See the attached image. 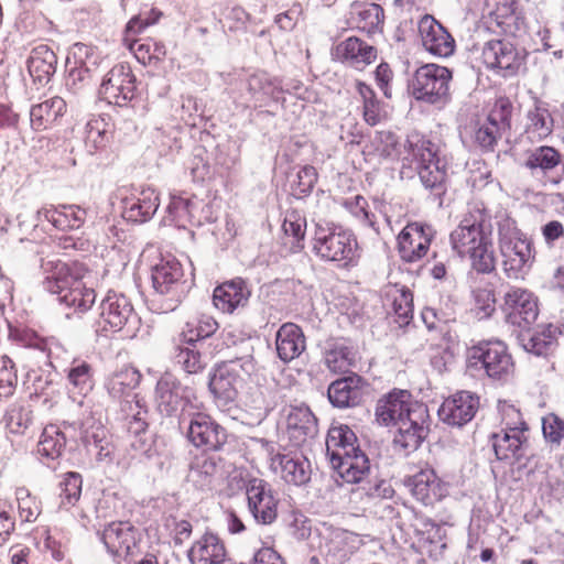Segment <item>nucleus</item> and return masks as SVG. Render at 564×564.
<instances>
[{"mask_svg":"<svg viewBox=\"0 0 564 564\" xmlns=\"http://www.w3.org/2000/svg\"><path fill=\"white\" fill-rule=\"evenodd\" d=\"M452 249L459 257H468L479 273H490L496 268L492 242L491 214L482 202L468 205L459 225L451 232Z\"/></svg>","mask_w":564,"mask_h":564,"instance_id":"f257e3e1","label":"nucleus"},{"mask_svg":"<svg viewBox=\"0 0 564 564\" xmlns=\"http://www.w3.org/2000/svg\"><path fill=\"white\" fill-rule=\"evenodd\" d=\"M427 409L424 404L411 401L405 390L390 392L378 400L376 419L383 425H397L394 445L405 454L416 449L427 434Z\"/></svg>","mask_w":564,"mask_h":564,"instance_id":"f03ea898","label":"nucleus"},{"mask_svg":"<svg viewBox=\"0 0 564 564\" xmlns=\"http://www.w3.org/2000/svg\"><path fill=\"white\" fill-rule=\"evenodd\" d=\"M141 379L140 372L130 366H126L113 372L106 382L109 394L121 401V411L126 415L128 431L135 436V441L131 445L142 452H147V415L144 400L140 398L133 390L139 386Z\"/></svg>","mask_w":564,"mask_h":564,"instance_id":"7ed1b4c3","label":"nucleus"},{"mask_svg":"<svg viewBox=\"0 0 564 564\" xmlns=\"http://www.w3.org/2000/svg\"><path fill=\"white\" fill-rule=\"evenodd\" d=\"M498 237L505 274L513 280L523 279L533 261L531 241L510 218L499 221Z\"/></svg>","mask_w":564,"mask_h":564,"instance_id":"20e7f679","label":"nucleus"},{"mask_svg":"<svg viewBox=\"0 0 564 564\" xmlns=\"http://www.w3.org/2000/svg\"><path fill=\"white\" fill-rule=\"evenodd\" d=\"M405 147L412 161L416 162L424 187L441 196L445 192L447 173L445 162L438 156L437 147L416 133L409 135Z\"/></svg>","mask_w":564,"mask_h":564,"instance_id":"39448f33","label":"nucleus"},{"mask_svg":"<svg viewBox=\"0 0 564 564\" xmlns=\"http://www.w3.org/2000/svg\"><path fill=\"white\" fill-rule=\"evenodd\" d=\"M313 250L328 261H351L357 251V240L349 230L333 224H316Z\"/></svg>","mask_w":564,"mask_h":564,"instance_id":"423d86ee","label":"nucleus"},{"mask_svg":"<svg viewBox=\"0 0 564 564\" xmlns=\"http://www.w3.org/2000/svg\"><path fill=\"white\" fill-rule=\"evenodd\" d=\"M452 73L448 68L436 64H425L419 67L411 83L412 95L415 99L443 106L449 99V82Z\"/></svg>","mask_w":564,"mask_h":564,"instance_id":"0eeeda50","label":"nucleus"},{"mask_svg":"<svg viewBox=\"0 0 564 564\" xmlns=\"http://www.w3.org/2000/svg\"><path fill=\"white\" fill-rule=\"evenodd\" d=\"M467 366L474 370L485 371L492 379H503L513 371L512 357L500 340L481 341L469 348Z\"/></svg>","mask_w":564,"mask_h":564,"instance_id":"6e6552de","label":"nucleus"},{"mask_svg":"<svg viewBox=\"0 0 564 564\" xmlns=\"http://www.w3.org/2000/svg\"><path fill=\"white\" fill-rule=\"evenodd\" d=\"M259 443L268 457L271 471L282 480L294 486H303L310 481L312 468L306 457L275 452L274 445L265 440H260Z\"/></svg>","mask_w":564,"mask_h":564,"instance_id":"1a4fd4ad","label":"nucleus"},{"mask_svg":"<svg viewBox=\"0 0 564 564\" xmlns=\"http://www.w3.org/2000/svg\"><path fill=\"white\" fill-rule=\"evenodd\" d=\"M98 535L117 564L132 561L131 556L140 550L141 534L130 522H110Z\"/></svg>","mask_w":564,"mask_h":564,"instance_id":"9d476101","label":"nucleus"},{"mask_svg":"<svg viewBox=\"0 0 564 564\" xmlns=\"http://www.w3.org/2000/svg\"><path fill=\"white\" fill-rule=\"evenodd\" d=\"M155 402L158 410L164 415H172L182 409L184 417L192 409H198L194 389L183 386L171 373H165L158 381Z\"/></svg>","mask_w":564,"mask_h":564,"instance_id":"9b49d317","label":"nucleus"},{"mask_svg":"<svg viewBox=\"0 0 564 564\" xmlns=\"http://www.w3.org/2000/svg\"><path fill=\"white\" fill-rule=\"evenodd\" d=\"M502 311L508 325L517 329H528L539 316L538 297L527 289L511 286L505 293Z\"/></svg>","mask_w":564,"mask_h":564,"instance_id":"f8f14e48","label":"nucleus"},{"mask_svg":"<svg viewBox=\"0 0 564 564\" xmlns=\"http://www.w3.org/2000/svg\"><path fill=\"white\" fill-rule=\"evenodd\" d=\"M200 405L198 403V409H192L183 419L188 421L187 438L196 447L219 449L226 442V431L210 415L199 411Z\"/></svg>","mask_w":564,"mask_h":564,"instance_id":"ddd939ff","label":"nucleus"},{"mask_svg":"<svg viewBox=\"0 0 564 564\" xmlns=\"http://www.w3.org/2000/svg\"><path fill=\"white\" fill-rule=\"evenodd\" d=\"M98 325L102 330L119 332L138 323L131 301L122 293L108 291L99 306Z\"/></svg>","mask_w":564,"mask_h":564,"instance_id":"4468645a","label":"nucleus"},{"mask_svg":"<svg viewBox=\"0 0 564 564\" xmlns=\"http://www.w3.org/2000/svg\"><path fill=\"white\" fill-rule=\"evenodd\" d=\"M135 77L130 66L115 65L104 77L99 95L110 105L124 106L134 96Z\"/></svg>","mask_w":564,"mask_h":564,"instance_id":"2eb2a0df","label":"nucleus"},{"mask_svg":"<svg viewBox=\"0 0 564 564\" xmlns=\"http://www.w3.org/2000/svg\"><path fill=\"white\" fill-rule=\"evenodd\" d=\"M432 226L410 223L398 235V252L404 262L413 263L423 259L434 238Z\"/></svg>","mask_w":564,"mask_h":564,"instance_id":"dca6fc26","label":"nucleus"},{"mask_svg":"<svg viewBox=\"0 0 564 564\" xmlns=\"http://www.w3.org/2000/svg\"><path fill=\"white\" fill-rule=\"evenodd\" d=\"M481 57L488 68L498 69L503 76H512L523 65L525 54L508 41L494 40L484 45Z\"/></svg>","mask_w":564,"mask_h":564,"instance_id":"f3484780","label":"nucleus"},{"mask_svg":"<svg viewBox=\"0 0 564 564\" xmlns=\"http://www.w3.org/2000/svg\"><path fill=\"white\" fill-rule=\"evenodd\" d=\"M248 509L254 521L261 525L275 522L279 514V499L265 480H253L248 490Z\"/></svg>","mask_w":564,"mask_h":564,"instance_id":"a211bd4d","label":"nucleus"},{"mask_svg":"<svg viewBox=\"0 0 564 564\" xmlns=\"http://www.w3.org/2000/svg\"><path fill=\"white\" fill-rule=\"evenodd\" d=\"M98 64L99 56L91 46L83 43L74 44L72 55L67 58L66 86L75 91L80 89L89 83Z\"/></svg>","mask_w":564,"mask_h":564,"instance_id":"6ab92c4d","label":"nucleus"},{"mask_svg":"<svg viewBox=\"0 0 564 564\" xmlns=\"http://www.w3.org/2000/svg\"><path fill=\"white\" fill-rule=\"evenodd\" d=\"M404 485L412 496L424 506H433L447 496V485L432 468H424L408 477Z\"/></svg>","mask_w":564,"mask_h":564,"instance_id":"aec40b11","label":"nucleus"},{"mask_svg":"<svg viewBox=\"0 0 564 564\" xmlns=\"http://www.w3.org/2000/svg\"><path fill=\"white\" fill-rule=\"evenodd\" d=\"M160 206L159 194L153 188L132 192L121 198L122 217L135 224L150 220Z\"/></svg>","mask_w":564,"mask_h":564,"instance_id":"412c9836","label":"nucleus"},{"mask_svg":"<svg viewBox=\"0 0 564 564\" xmlns=\"http://www.w3.org/2000/svg\"><path fill=\"white\" fill-rule=\"evenodd\" d=\"M424 48L433 55L447 57L454 53L455 41L446 29L432 15L425 14L419 22Z\"/></svg>","mask_w":564,"mask_h":564,"instance_id":"4be33fe9","label":"nucleus"},{"mask_svg":"<svg viewBox=\"0 0 564 564\" xmlns=\"http://www.w3.org/2000/svg\"><path fill=\"white\" fill-rule=\"evenodd\" d=\"M478 405V398L467 391H460L442 403L438 415L448 425L462 426L475 416Z\"/></svg>","mask_w":564,"mask_h":564,"instance_id":"5701e85b","label":"nucleus"},{"mask_svg":"<svg viewBox=\"0 0 564 564\" xmlns=\"http://www.w3.org/2000/svg\"><path fill=\"white\" fill-rule=\"evenodd\" d=\"M86 216V209L78 205H45L36 210L35 226L44 219L58 230H74L84 225Z\"/></svg>","mask_w":564,"mask_h":564,"instance_id":"b1692460","label":"nucleus"},{"mask_svg":"<svg viewBox=\"0 0 564 564\" xmlns=\"http://www.w3.org/2000/svg\"><path fill=\"white\" fill-rule=\"evenodd\" d=\"M286 434L294 446H302L317 434V420L306 405L290 406L286 414Z\"/></svg>","mask_w":564,"mask_h":564,"instance_id":"393cba45","label":"nucleus"},{"mask_svg":"<svg viewBox=\"0 0 564 564\" xmlns=\"http://www.w3.org/2000/svg\"><path fill=\"white\" fill-rule=\"evenodd\" d=\"M335 59L357 69H364L377 58V50L356 36L339 42L333 50Z\"/></svg>","mask_w":564,"mask_h":564,"instance_id":"a878e982","label":"nucleus"},{"mask_svg":"<svg viewBox=\"0 0 564 564\" xmlns=\"http://www.w3.org/2000/svg\"><path fill=\"white\" fill-rule=\"evenodd\" d=\"M41 270L44 290L58 296L67 291L78 279L74 269L59 259H42Z\"/></svg>","mask_w":564,"mask_h":564,"instance_id":"bb28decb","label":"nucleus"},{"mask_svg":"<svg viewBox=\"0 0 564 564\" xmlns=\"http://www.w3.org/2000/svg\"><path fill=\"white\" fill-rule=\"evenodd\" d=\"M525 441L524 429L509 426L508 423L505 429L491 436L492 447L499 460L519 459Z\"/></svg>","mask_w":564,"mask_h":564,"instance_id":"cd10ccee","label":"nucleus"},{"mask_svg":"<svg viewBox=\"0 0 564 564\" xmlns=\"http://www.w3.org/2000/svg\"><path fill=\"white\" fill-rule=\"evenodd\" d=\"M250 290L241 279H235L218 285L214 290V305L224 313H232L239 307H245L250 297Z\"/></svg>","mask_w":564,"mask_h":564,"instance_id":"c85d7f7f","label":"nucleus"},{"mask_svg":"<svg viewBox=\"0 0 564 564\" xmlns=\"http://www.w3.org/2000/svg\"><path fill=\"white\" fill-rule=\"evenodd\" d=\"M188 556L192 564H225L227 550L218 535L205 533L194 542Z\"/></svg>","mask_w":564,"mask_h":564,"instance_id":"c756f323","label":"nucleus"},{"mask_svg":"<svg viewBox=\"0 0 564 564\" xmlns=\"http://www.w3.org/2000/svg\"><path fill=\"white\" fill-rule=\"evenodd\" d=\"M364 397V380L354 375L334 381L328 388V399L337 408L359 404Z\"/></svg>","mask_w":564,"mask_h":564,"instance_id":"7c9ffc66","label":"nucleus"},{"mask_svg":"<svg viewBox=\"0 0 564 564\" xmlns=\"http://www.w3.org/2000/svg\"><path fill=\"white\" fill-rule=\"evenodd\" d=\"M275 347L282 361L289 362L297 358L306 348L301 327L291 322L281 325L275 335Z\"/></svg>","mask_w":564,"mask_h":564,"instance_id":"2f4dec72","label":"nucleus"},{"mask_svg":"<svg viewBox=\"0 0 564 564\" xmlns=\"http://www.w3.org/2000/svg\"><path fill=\"white\" fill-rule=\"evenodd\" d=\"M330 464L338 476L348 484L362 482L370 473L369 458L359 447L355 448V453H349Z\"/></svg>","mask_w":564,"mask_h":564,"instance_id":"473e14b6","label":"nucleus"},{"mask_svg":"<svg viewBox=\"0 0 564 564\" xmlns=\"http://www.w3.org/2000/svg\"><path fill=\"white\" fill-rule=\"evenodd\" d=\"M182 276V264L172 256L162 258L152 269L153 288L160 294L173 293L178 288Z\"/></svg>","mask_w":564,"mask_h":564,"instance_id":"72a5a7b5","label":"nucleus"},{"mask_svg":"<svg viewBox=\"0 0 564 564\" xmlns=\"http://www.w3.org/2000/svg\"><path fill=\"white\" fill-rule=\"evenodd\" d=\"M57 57L55 53L44 44L32 48L28 61V70L34 83L45 85L56 70Z\"/></svg>","mask_w":564,"mask_h":564,"instance_id":"f704fd0d","label":"nucleus"},{"mask_svg":"<svg viewBox=\"0 0 564 564\" xmlns=\"http://www.w3.org/2000/svg\"><path fill=\"white\" fill-rule=\"evenodd\" d=\"M66 111V102L62 97L55 96L30 109V124L34 131H44L52 128Z\"/></svg>","mask_w":564,"mask_h":564,"instance_id":"c9c22d12","label":"nucleus"},{"mask_svg":"<svg viewBox=\"0 0 564 564\" xmlns=\"http://www.w3.org/2000/svg\"><path fill=\"white\" fill-rule=\"evenodd\" d=\"M202 202L172 194L167 206V220L180 228L188 225H200L202 217L197 215L198 206Z\"/></svg>","mask_w":564,"mask_h":564,"instance_id":"e433bc0d","label":"nucleus"},{"mask_svg":"<svg viewBox=\"0 0 564 564\" xmlns=\"http://www.w3.org/2000/svg\"><path fill=\"white\" fill-rule=\"evenodd\" d=\"M66 436L59 426L54 424L46 425L40 436L36 446V455L41 462L47 466L58 459L64 452Z\"/></svg>","mask_w":564,"mask_h":564,"instance_id":"4c0bfd02","label":"nucleus"},{"mask_svg":"<svg viewBox=\"0 0 564 564\" xmlns=\"http://www.w3.org/2000/svg\"><path fill=\"white\" fill-rule=\"evenodd\" d=\"M357 437L354 431L347 425L333 426L329 429L326 437V454L332 463L355 453Z\"/></svg>","mask_w":564,"mask_h":564,"instance_id":"58836bf2","label":"nucleus"},{"mask_svg":"<svg viewBox=\"0 0 564 564\" xmlns=\"http://www.w3.org/2000/svg\"><path fill=\"white\" fill-rule=\"evenodd\" d=\"M68 391L73 399L87 395L94 388V370L85 360L74 359L67 370Z\"/></svg>","mask_w":564,"mask_h":564,"instance_id":"ea45409f","label":"nucleus"},{"mask_svg":"<svg viewBox=\"0 0 564 564\" xmlns=\"http://www.w3.org/2000/svg\"><path fill=\"white\" fill-rule=\"evenodd\" d=\"M247 89L250 98L260 105L272 98L278 99L282 91L281 83L278 78H272L265 72H257L249 76Z\"/></svg>","mask_w":564,"mask_h":564,"instance_id":"a19ab883","label":"nucleus"},{"mask_svg":"<svg viewBox=\"0 0 564 564\" xmlns=\"http://www.w3.org/2000/svg\"><path fill=\"white\" fill-rule=\"evenodd\" d=\"M240 387L239 379L231 377L230 373L223 372L221 366L217 368L209 380V389L219 405H226L235 401Z\"/></svg>","mask_w":564,"mask_h":564,"instance_id":"79ce46f5","label":"nucleus"},{"mask_svg":"<svg viewBox=\"0 0 564 564\" xmlns=\"http://www.w3.org/2000/svg\"><path fill=\"white\" fill-rule=\"evenodd\" d=\"M527 119V133L531 139L541 140L552 132L553 119L544 102L535 101L528 111Z\"/></svg>","mask_w":564,"mask_h":564,"instance_id":"37998d69","label":"nucleus"},{"mask_svg":"<svg viewBox=\"0 0 564 564\" xmlns=\"http://www.w3.org/2000/svg\"><path fill=\"white\" fill-rule=\"evenodd\" d=\"M519 344L525 351L536 356L545 354L554 339L552 325H547L540 330L532 332V327H530L528 329H519Z\"/></svg>","mask_w":564,"mask_h":564,"instance_id":"c03bdc74","label":"nucleus"},{"mask_svg":"<svg viewBox=\"0 0 564 564\" xmlns=\"http://www.w3.org/2000/svg\"><path fill=\"white\" fill-rule=\"evenodd\" d=\"M218 328V324L214 317L209 315H199L185 324L180 334V341L186 345H193L200 339L212 336Z\"/></svg>","mask_w":564,"mask_h":564,"instance_id":"a18cd8bd","label":"nucleus"},{"mask_svg":"<svg viewBox=\"0 0 564 564\" xmlns=\"http://www.w3.org/2000/svg\"><path fill=\"white\" fill-rule=\"evenodd\" d=\"M356 89L362 101V116L365 121L370 126H376L387 116L384 107L377 98L373 89L362 83L356 82Z\"/></svg>","mask_w":564,"mask_h":564,"instance_id":"49530a36","label":"nucleus"},{"mask_svg":"<svg viewBox=\"0 0 564 564\" xmlns=\"http://www.w3.org/2000/svg\"><path fill=\"white\" fill-rule=\"evenodd\" d=\"M58 301L67 307L78 312L88 311L96 301L94 289L86 288L79 279L70 288L58 296Z\"/></svg>","mask_w":564,"mask_h":564,"instance_id":"de8ad7c7","label":"nucleus"},{"mask_svg":"<svg viewBox=\"0 0 564 564\" xmlns=\"http://www.w3.org/2000/svg\"><path fill=\"white\" fill-rule=\"evenodd\" d=\"M306 220L296 212L285 215L282 230L284 232V245H290L292 252H299L304 248Z\"/></svg>","mask_w":564,"mask_h":564,"instance_id":"09e8293b","label":"nucleus"},{"mask_svg":"<svg viewBox=\"0 0 564 564\" xmlns=\"http://www.w3.org/2000/svg\"><path fill=\"white\" fill-rule=\"evenodd\" d=\"M219 473L214 457L202 455L191 466L189 479L200 489L210 488Z\"/></svg>","mask_w":564,"mask_h":564,"instance_id":"8fccbe9b","label":"nucleus"},{"mask_svg":"<svg viewBox=\"0 0 564 564\" xmlns=\"http://www.w3.org/2000/svg\"><path fill=\"white\" fill-rule=\"evenodd\" d=\"M122 41L127 48L143 65L150 64L152 61H160L166 53L163 43L154 42L150 39L141 42L140 40H131L126 36Z\"/></svg>","mask_w":564,"mask_h":564,"instance_id":"3c124183","label":"nucleus"},{"mask_svg":"<svg viewBox=\"0 0 564 564\" xmlns=\"http://www.w3.org/2000/svg\"><path fill=\"white\" fill-rule=\"evenodd\" d=\"M355 361L356 352L345 343H334L325 354V364L333 372H346Z\"/></svg>","mask_w":564,"mask_h":564,"instance_id":"603ef678","label":"nucleus"},{"mask_svg":"<svg viewBox=\"0 0 564 564\" xmlns=\"http://www.w3.org/2000/svg\"><path fill=\"white\" fill-rule=\"evenodd\" d=\"M492 15L506 34L514 36L521 31L523 21L516 13V3L512 0H500L497 2V8Z\"/></svg>","mask_w":564,"mask_h":564,"instance_id":"864d4df0","label":"nucleus"},{"mask_svg":"<svg viewBox=\"0 0 564 564\" xmlns=\"http://www.w3.org/2000/svg\"><path fill=\"white\" fill-rule=\"evenodd\" d=\"M109 142L108 123L104 118L94 117L85 126V145L89 153L106 148Z\"/></svg>","mask_w":564,"mask_h":564,"instance_id":"5fc2aeb1","label":"nucleus"},{"mask_svg":"<svg viewBox=\"0 0 564 564\" xmlns=\"http://www.w3.org/2000/svg\"><path fill=\"white\" fill-rule=\"evenodd\" d=\"M561 162L560 153L551 147H540L527 158L525 166L530 170L540 169L543 172L553 170Z\"/></svg>","mask_w":564,"mask_h":564,"instance_id":"6e6d98bb","label":"nucleus"},{"mask_svg":"<svg viewBox=\"0 0 564 564\" xmlns=\"http://www.w3.org/2000/svg\"><path fill=\"white\" fill-rule=\"evenodd\" d=\"M4 422L11 434L22 435L33 422L32 411L28 406L12 405L7 411Z\"/></svg>","mask_w":564,"mask_h":564,"instance_id":"4d7b16f0","label":"nucleus"},{"mask_svg":"<svg viewBox=\"0 0 564 564\" xmlns=\"http://www.w3.org/2000/svg\"><path fill=\"white\" fill-rule=\"evenodd\" d=\"M175 360L187 373H197L204 368V360L196 344L186 345L178 340Z\"/></svg>","mask_w":564,"mask_h":564,"instance_id":"13d9d810","label":"nucleus"},{"mask_svg":"<svg viewBox=\"0 0 564 564\" xmlns=\"http://www.w3.org/2000/svg\"><path fill=\"white\" fill-rule=\"evenodd\" d=\"M357 28L367 32H373L383 21V10L379 4L365 3L356 7Z\"/></svg>","mask_w":564,"mask_h":564,"instance_id":"bf43d9fd","label":"nucleus"},{"mask_svg":"<svg viewBox=\"0 0 564 564\" xmlns=\"http://www.w3.org/2000/svg\"><path fill=\"white\" fill-rule=\"evenodd\" d=\"M344 207L364 226L372 228L377 234L379 228L376 226L375 215L369 210L368 202L365 197L356 195L344 202Z\"/></svg>","mask_w":564,"mask_h":564,"instance_id":"052dcab7","label":"nucleus"},{"mask_svg":"<svg viewBox=\"0 0 564 564\" xmlns=\"http://www.w3.org/2000/svg\"><path fill=\"white\" fill-rule=\"evenodd\" d=\"M18 501L19 517L22 522H33L37 519L41 513L40 505L36 498L33 497L30 491L24 488H18L15 491Z\"/></svg>","mask_w":564,"mask_h":564,"instance_id":"680f3d73","label":"nucleus"},{"mask_svg":"<svg viewBox=\"0 0 564 564\" xmlns=\"http://www.w3.org/2000/svg\"><path fill=\"white\" fill-rule=\"evenodd\" d=\"M220 366L223 367V372L230 373L231 377L239 379L240 383L246 378L251 377L257 370L256 361L250 355L225 361Z\"/></svg>","mask_w":564,"mask_h":564,"instance_id":"e2e57ef3","label":"nucleus"},{"mask_svg":"<svg viewBox=\"0 0 564 564\" xmlns=\"http://www.w3.org/2000/svg\"><path fill=\"white\" fill-rule=\"evenodd\" d=\"M0 375H6V378H0V398H9L14 393L18 375L13 360L7 356H0Z\"/></svg>","mask_w":564,"mask_h":564,"instance_id":"0e129e2a","label":"nucleus"},{"mask_svg":"<svg viewBox=\"0 0 564 564\" xmlns=\"http://www.w3.org/2000/svg\"><path fill=\"white\" fill-rule=\"evenodd\" d=\"M398 139L390 131L377 132L371 141L373 151L381 158L395 159L399 156Z\"/></svg>","mask_w":564,"mask_h":564,"instance_id":"69168bd1","label":"nucleus"},{"mask_svg":"<svg viewBox=\"0 0 564 564\" xmlns=\"http://www.w3.org/2000/svg\"><path fill=\"white\" fill-rule=\"evenodd\" d=\"M393 311L400 326L409 324L413 316V295L409 290L402 289L399 295L394 296Z\"/></svg>","mask_w":564,"mask_h":564,"instance_id":"338daca9","label":"nucleus"},{"mask_svg":"<svg viewBox=\"0 0 564 564\" xmlns=\"http://www.w3.org/2000/svg\"><path fill=\"white\" fill-rule=\"evenodd\" d=\"M512 104L507 98H499L491 108L487 121L497 126L501 131L510 127Z\"/></svg>","mask_w":564,"mask_h":564,"instance_id":"774afa93","label":"nucleus"}]
</instances>
